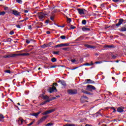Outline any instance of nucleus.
Here are the masks:
<instances>
[{"label":"nucleus","instance_id":"obj_44","mask_svg":"<svg viewBox=\"0 0 126 126\" xmlns=\"http://www.w3.org/2000/svg\"><path fill=\"white\" fill-rule=\"evenodd\" d=\"M111 57L113 60H115L117 58V55H112Z\"/></svg>","mask_w":126,"mask_h":126},{"label":"nucleus","instance_id":"obj_10","mask_svg":"<svg viewBox=\"0 0 126 126\" xmlns=\"http://www.w3.org/2000/svg\"><path fill=\"white\" fill-rule=\"evenodd\" d=\"M85 81H86V83H85V84H94L95 83V82L93 80H92L91 79H86L85 80Z\"/></svg>","mask_w":126,"mask_h":126},{"label":"nucleus","instance_id":"obj_33","mask_svg":"<svg viewBox=\"0 0 126 126\" xmlns=\"http://www.w3.org/2000/svg\"><path fill=\"white\" fill-rule=\"evenodd\" d=\"M16 2L20 3V4H22V0H16Z\"/></svg>","mask_w":126,"mask_h":126},{"label":"nucleus","instance_id":"obj_5","mask_svg":"<svg viewBox=\"0 0 126 126\" xmlns=\"http://www.w3.org/2000/svg\"><path fill=\"white\" fill-rule=\"evenodd\" d=\"M17 57L16 54H11L9 55H6L3 56L4 59L9 58H16Z\"/></svg>","mask_w":126,"mask_h":126},{"label":"nucleus","instance_id":"obj_9","mask_svg":"<svg viewBox=\"0 0 126 126\" xmlns=\"http://www.w3.org/2000/svg\"><path fill=\"white\" fill-rule=\"evenodd\" d=\"M124 110H125V107L120 106L117 108V112L118 113H123V112H124Z\"/></svg>","mask_w":126,"mask_h":126},{"label":"nucleus","instance_id":"obj_50","mask_svg":"<svg viewBox=\"0 0 126 126\" xmlns=\"http://www.w3.org/2000/svg\"><path fill=\"white\" fill-rule=\"evenodd\" d=\"M71 63H75V62H76V60H75V59H72L71 60Z\"/></svg>","mask_w":126,"mask_h":126},{"label":"nucleus","instance_id":"obj_4","mask_svg":"<svg viewBox=\"0 0 126 126\" xmlns=\"http://www.w3.org/2000/svg\"><path fill=\"white\" fill-rule=\"evenodd\" d=\"M67 93L70 95H73L77 94V91L76 90H68Z\"/></svg>","mask_w":126,"mask_h":126},{"label":"nucleus","instance_id":"obj_12","mask_svg":"<svg viewBox=\"0 0 126 126\" xmlns=\"http://www.w3.org/2000/svg\"><path fill=\"white\" fill-rule=\"evenodd\" d=\"M12 13L14 14V15H15L16 16H18L20 15V12H18V11L15 10H12Z\"/></svg>","mask_w":126,"mask_h":126},{"label":"nucleus","instance_id":"obj_27","mask_svg":"<svg viewBox=\"0 0 126 126\" xmlns=\"http://www.w3.org/2000/svg\"><path fill=\"white\" fill-rule=\"evenodd\" d=\"M105 48H115V46L113 45H106Z\"/></svg>","mask_w":126,"mask_h":126},{"label":"nucleus","instance_id":"obj_29","mask_svg":"<svg viewBox=\"0 0 126 126\" xmlns=\"http://www.w3.org/2000/svg\"><path fill=\"white\" fill-rule=\"evenodd\" d=\"M51 62H52V63H56V62H57V59L56 58L53 57L51 59Z\"/></svg>","mask_w":126,"mask_h":126},{"label":"nucleus","instance_id":"obj_20","mask_svg":"<svg viewBox=\"0 0 126 126\" xmlns=\"http://www.w3.org/2000/svg\"><path fill=\"white\" fill-rule=\"evenodd\" d=\"M42 98L44 100H49L50 99V97L48 95H42Z\"/></svg>","mask_w":126,"mask_h":126},{"label":"nucleus","instance_id":"obj_51","mask_svg":"<svg viewBox=\"0 0 126 126\" xmlns=\"http://www.w3.org/2000/svg\"><path fill=\"white\" fill-rule=\"evenodd\" d=\"M86 94H87V95H92V94H91V93L88 92H87V93Z\"/></svg>","mask_w":126,"mask_h":126},{"label":"nucleus","instance_id":"obj_53","mask_svg":"<svg viewBox=\"0 0 126 126\" xmlns=\"http://www.w3.org/2000/svg\"><path fill=\"white\" fill-rule=\"evenodd\" d=\"M5 72L7 73H10V70H7Z\"/></svg>","mask_w":126,"mask_h":126},{"label":"nucleus","instance_id":"obj_34","mask_svg":"<svg viewBox=\"0 0 126 126\" xmlns=\"http://www.w3.org/2000/svg\"><path fill=\"white\" fill-rule=\"evenodd\" d=\"M61 47H62V44H58L54 46V48H61Z\"/></svg>","mask_w":126,"mask_h":126},{"label":"nucleus","instance_id":"obj_38","mask_svg":"<svg viewBox=\"0 0 126 126\" xmlns=\"http://www.w3.org/2000/svg\"><path fill=\"white\" fill-rule=\"evenodd\" d=\"M114 2H122V0H112Z\"/></svg>","mask_w":126,"mask_h":126},{"label":"nucleus","instance_id":"obj_40","mask_svg":"<svg viewBox=\"0 0 126 126\" xmlns=\"http://www.w3.org/2000/svg\"><path fill=\"white\" fill-rule=\"evenodd\" d=\"M93 64H90L88 63H85L83 64V65H87V66H90V65H92Z\"/></svg>","mask_w":126,"mask_h":126},{"label":"nucleus","instance_id":"obj_42","mask_svg":"<svg viewBox=\"0 0 126 126\" xmlns=\"http://www.w3.org/2000/svg\"><path fill=\"white\" fill-rule=\"evenodd\" d=\"M53 125H54V124H53L52 123H49L47 124V125H46V126H53Z\"/></svg>","mask_w":126,"mask_h":126},{"label":"nucleus","instance_id":"obj_49","mask_svg":"<svg viewBox=\"0 0 126 126\" xmlns=\"http://www.w3.org/2000/svg\"><path fill=\"white\" fill-rule=\"evenodd\" d=\"M57 67V65H53L50 67V68H55Z\"/></svg>","mask_w":126,"mask_h":126},{"label":"nucleus","instance_id":"obj_17","mask_svg":"<svg viewBox=\"0 0 126 126\" xmlns=\"http://www.w3.org/2000/svg\"><path fill=\"white\" fill-rule=\"evenodd\" d=\"M41 111L38 112L36 113H32V116H33L34 117H35L36 118H37V117H38V116H39V115H40V114H41Z\"/></svg>","mask_w":126,"mask_h":126},{"label":"nucleus","instance_id":"obj_47","mask_svg":"<svg viewBox=\"0 0 126 126\" xmlns=\"http://www.w3.org/2000/svg\"><path fill=\"white\" fill-rule=\"evenodd\" d=\"M76 68H78V67H73V68H69V69H71V70H74V69H76Z\"/></svg>","mask_w":126,"mask_h":126},{"label":"nucleus","instance_id":"obj_64","mask_svg":"<svg viewBox=\"0 0 126 126\" xmlns=\"http://www.w3.org/2000/svg\"><path fill=\"white\" fill-rule=\"evenodd\" d=\"M85 126H92V125H89V124H86L85 125Z\"/></svg>","mask_w":126,"mask_h":126},{"label":"nucleus","instance_id":"obj_52","mask_svg":"<svg viewBox=\"0 0 126 126\" xmlns=\"http://www.w3.org/2000/svg\"><path fill=\"white\" fill-rule=\"evenodd\" d=\"M50 19H51V20H52V21H54V17L51 16L50 17Z\"/></svg>","mask_w":126,"mask_h":126},{"label":"nucleus","instance_id":"obj_2","mask_svg":"<svg viewBox=\"0 0 126 126\" xmlns=\"http://www.w3.org/2000/svg\"><path fill=\"white\" fill-rule=\"evenodd\" d=\"M48 15V14L47 13L41 12L38 14V18L40 19V20H42L43 21V18H45V16H46Z\"/></svg>","mask_w":126,"mask_h":126},{"label":"nucleus","instance_id":"obj_55","mask_svg":"<svg viewBox=\"0 0 126 126\" xmlns=\"http://www.w3.org/2000/svg\"><path fill=\"white\" fill-rule=\"evenodd\" d=\"M28 28L30 30H31V29H32V27L31 25L28 26Z\"/></svg>","mask_w":126,"mask_h":126},{"label":"nucleus","instance_id":"obj_19","mask_svg":"<svg viewBox=\"0 0 126 126\" xmlns=\"http://www.w3.org/2000/svg\"><path fill=\"white\" fill-rule=\"evenodd\" d=\"M82 31H90V29L88 28H86L85 27H84L82 28Z\"/></svg>","mask_w":126,"mask_h":126},{"label":"nucleus","instance_id":"obj_3","mask_svg":"<svg viewBox=\"0 0 126 126\" xmlns=\"http://www.w3.org/2000/svg\"><path fill=\"white\" fill-rule=\"evenodd\" d=\"M119 21L118 22V23L116 24V26L117 27V28L120 26L122 25V24H123V23H126V19L124 20L123 19L120 18L119 19Z\"/></svg>","mask_w":126,"mask_h":126},{"label":"nucleus","instance_id":"obj_59","mask_svg":"<svg viewBox=\"0 0 126 126\" xmlns=\"http://www.w3.org/2000/svg\"><path fill=\"white\" fill-rule=\"evenodd\" d=\"M4 10H8V7H5L4 8Z\"/></svg>","mask_w":126,"mask_h":126},{"label":"nucleus","instance_id":"obj_54","mask_svg":"<svg viewBox=\"0 0 126 126\" xmlns=\"http://www.w3.org/2000/svg\"><path fill=\"white\" fill-rule=\"evenodd\" d=\"M30 40H26V43H27V44H30Z\"/></svg>","mask_w":126,"mask_h":126},{"label":"nucleus","instance_id":"obj_13","mask_svg":"<svg viewBox=\"0 0 126 126\" xmlns=\"http://www.w3.org/2000/svg\"><path fill=\"white\" fill-rule=\"evenodd\" d=\"M30 54L29 53H22V54H16L17 57L19 56H30Z\"/></svg>","mask_w":126,"mask_h":126},{"label":"nucleus","instance_id":"obj_23","mask_svg":"<svg viewBox=\"0 0 126 126\" xmlns=\"http://www.w3.org/2000/svg\"><path fill=\"white\" fill-rule=\"evenodd\" d=\"M57 99V97H53L49 98V99L47 100L48 102H51V101H53V100H56Z\"/></svg>","mask_w":126,"mask_h":126},{"label":"nucleus","instance_id":"obj_14","mask_svg":"<svg viewBox=\"0 0 126 126\" xmlns=\"http://www.w3.org/2000/svg\"><path fill=\"white\" fill-rule=\"evenodd\" d=\"M85 47L88 48V49H95V46H91L89 44H85Z\"/></svg>","mask_w":126,"mask_h":126},{"label":"nucleus","instance_id":"obj_28","mask_svg":"<svg viewBox=\"0 0 126 126\" xmlns=\"http://www.w3.org/2000/svg\"><path fill=\"white\" fill-rule=\"evenodd\" d=\"M62 50L63 51H69V50H70V48H69V47H64L62 48Z\"/></svg>","mask_w":126,"mask_h":126},{"label":"nucleus","instance_id":"obj_15","mask_svg":"<svg viewBox=\"0 0 126 126\" xmlns=\"http://www.w3.org/2000/svg\"><path fill=\"white\" fill-rule=\"evenodd\" d=\"M17 122H18V124L19 125V126H20L22 125V124H23V122H24V120L21 119V118H19Z\"/></svg>","mask_w":126,"mask_h":126},{"label":"nucleus","instance_id":"obj_60","mask_svg":"<svg viewBox=\"0 0 126 126\" xmlns=\"http://www.w3.org/2000/svg\"><path fill=\"white\" fill-rule=\"evenodd\" d=\"M46 34H51V32H50V31H47V32H46Z\"/></svg>","mask_w":126,"mask_h":126},{"label":"nucleus","instance_id":"obj_16","mask_svg":"<svg viewBox=\"0 0 126 126\" xmlns=\"http://www.w3.org/2000/svg\"><path fill=\"white\" fill-rule=\"evenodd\" d=\"M116 25H112V26H106L105 27V29H108V28H112V29H114V28H116Z\"/></svg>","mask_w":126,"mask_h":126},{"label":"nucleus","instance_id":"obj_11","mask_svg":"<svg viewBox=\"0 0 126 126\" xmlns=\"http://www.w3.org/2000/svg\"><path fill=\"white\" fill-rule=\"evenodd\" d=\"M47 118H48V116H43L42 118H41L40 120L38 121V124H41V123L44 122V121H45V120H46Z\"/></svg>","mask_w":126,"mask_h":126},{"label":"nucleus","instance_id":"obj_18","mask_svg":"<svg viewBox=\"0 0 126 126\" xmlns=\"http://www.w3.org/2000/svg\"><path fill=\"white\" fill-rule=\"evenodd\" d=\"M83 39H84V37L81 35L80 37H79L78 38H77L76 39V41H81L82 40H83Z\"/></svg>","mask_w":126,"mask_h":126},{"label":"nucleus","instance_id":"obj_57","mask_svg":"<svg viewBox=\"0 0 126 126\" xmlns=\"http://www.w3.org/2000/svg\"><path fill=\"white\" fill-rule=\"evenodd\" d=\"M28 10H24V12L25 13H28Z\"/></svg>","mask_w":126,"mask_h":126},{"label":"nucleus","instance_id":"obj_61","mask_svg":"<svg viewBox=\"0 0 126 126\" xmlns=\"http://www.w3.org/2000/svg\"><path fill=\"white\" fill-rule=\"evenodd\" d=\"M69 126H76V125L74 124H69Z\"/></svg>","mask_w":126,"mask_h":126},{"label":"nucleus","instance_id":"obj_31","mask_svg":"<svg viewBox=\"0 0 126 126\" xmlns=\"http://www.w3.org/2000/svg\"><path fill=\"white\" fill-rule=\"evenodd\" d=\"M53 55H60V51H54L52 52Z\"/></svg>","mask_w":126,"mask_h":126},{"label":"nucleus","instance_id":"obj_22","mask_svg":"<svg viewBox=\"0 0 126 126\" xmlns=\"http://www.w3.org/2000/svg\"><path fill=\"white\" fill-rule=\"evenodd\" d=\"M108 61H97V62H95V63H96L97 64L98 63H103V62L108 63Z\"/></svg>","mask_w":126,"mask_h":126},{"label":"nucleus","instance_id":"obj_7","mask_svg":"<svg viewBox=\"0 0 126 126\" xmlns=\"http://www.w3.org/2000/svg\"><path fill=\"white\" fill-rule=\"evenodd\" d=\"M77 10L78 11V13L80 14V15H81V14H85V12H84V11H86V10H85V9L84 8H83L82 9L80 8H78Z\"/></svg>","mask_w":126,"mask_h":126},{"label":"nucleus","instance_id":"obj_46","mask_svg":"<svg viewBox=\"0 0 126 126\" xmlns=\"http://www.w3.org/2000/svg\"><path fill=\"white\" fill-rule=\"evenodd\" d=\"M34 124V121L32 122L31 123H30L29 124H28L27 126H32V125Z\"/></svg>","mask_w":126,"mask_h":126},{"label":"nucleus","instance_id":"obj_30","mask_svg":"<svg viewBox=\"0 0 126 126\" xmlns=\"http://www.w3.org/2000/svg\"><path fill=\"white\" fill-rule=\"evenodd\" d=\"M66 18H67V22L68 23H70L71 22V19L70 18H68L67 17H66Z\"/></svg>","mask_w":126,"mask_h":126},{"label":"nucleus","instance_id":"obj_1","mask_svg":"<svg viewBox=\"0 0 126 126\" xmlns=\"http://www.w3.org/2000/svg\"><path fill=\"white\" fill-rule=\"evenodd\" d=\"M51 86H52V87H50L49 89L47 90L48 92H49V93H53V92H58L57 88H56L55 86L51 85Z\"/></svg>","mask_w":126,"mask_h":126},{"label":"nucleus","instance_id":"obj_36","mask_svg":"<svg viewBox=\"0 0 126 126\" xmlns=\"http://www.w3.org/2000/svg\"><path fill=\"white\" fill-rule=\"evenodd\" d=\"M47 103H49V101H48V100H46L45 101L41 103V105H45V104H47Z\"/></svg>","mask_w":126,"mask_h":126},{"label":"nucleus","instance_id":"obj_48","mask_svg":"<svg viewBox=\"0 0 126 126\" xmlns=\"http://www.w3.org/2000/svg\"><path fill=\"white\" fill-rule=\"evenodd\" d=\"M9 34L10 35H13V34H14V32L12 31L9 32Z\"/></svg>","mask_w":126,"mask_h":126},{"label":"nucleus","instance_id":"obj_21","mask_svg":"<svg viewBox=\"0 0 126 126\" xmlns=\"http://www.w3.org/2000/svg\"><path fill=\"white\" fill-rule=\"evenodd\" d=\"M69 46V44L67 43H61V47H67Z\"/></svg>","mask_w":126,"mask_h":126},{"label":"nucleus","instance_id":"obj_6","mask_svg":"<svg viewBox=\"0 0 126 126\" xmlns=\"http://www.w3.org/2000/svg\"><path fill=\"white\" fill-rule=\"evenodd\" d=\"M87 88L89 91L92 92L93 90H96V88H95L94 86L88 85L87 86Z\"/></svg>","mask_w":126,"mask_h":126},{"label":"nucleus","instance_id":"obj_35","mask_svg":"<svg viewBox=\"0 0 126 126\" xmlns=\"http://www.w3.org/2000/svg\"><path fill=\"white\" fill-rule=\"evenodd\" d=\"M47 103H49V101H48V100H46L45 101L41 103V105H45V104H47Z\"/></svg>","mask_w":126,"mask_h":126},{"label":"nucleus","instance_id":"obj_41","mask_svg":"<svg viewBox=\"0 0 126 126\" xmlns=\"http://www.w3.org/2000/svg\"><path fill=\"white\" fill-rule=\"evenodd\" d=\"M61 39L62 40H64L65 39V35H62L60 36Z\"/></svg>","mask_w":126,"mask_h":126},{"label":"nucleus","instance_id":"obj_56","mask_svg":"<svg viewBox=\"0 0 126 126\" xmlns=\"http://www.w3.org/2000/svg\"><path fill=\"white\" fill-rule=\"evenodd\" d=\"M83 98H84V99H87V100H88V97L86 96H83Z\"/></svg>","mask_w":126,"mask_h":126},{"label":"nucleus","instance_id":"obj_26","mask_svg":"<svg viewBox=\"0 0 126 126\" xmlns=\"http://www.w3.org/2000/svg\"><path fill=\"white\" fill-rule=\"evenodd\" d=\"M47 47H49V44H44L42 45H41V48H47Z\"/></svg>","mask_w":126,"mask_h":126},{"label":"nucleus","instance_id":"obj_32","mask_svg":"<svg viewBox=\"0 0 126 126\" xmlns=\"http://www.w3.org/2000/svg\"><path fill=\"white\" fill-rule=\"evenodd\" d=\"M86 23H87L86 20H83L82 21V24H83V25H85Z\"/></svg>","mask_w":126,"mask_h":126},{"label":"nucleus","instance_id":"obj_25","mask_svg":"<svg viewBox=\"0 0 126 126\" xmlns=\"http://www.w3.org/2000/svg\"><path fill=\"white\" fill-rule=\"evenodd\" d=\"M61 84L63 86H66V83H65V81H64V80H62V81H61Z\"/></svg>","mask_w":126,"mask_h":126},{"label":"nucleus","instance_id":"obj_62","mask_svg":"<svg viewBox=\"0 0 126 126\" xmlns=\"http://www.w3.org/2000/svg\"><path fill=\"white\" fill-rule=\"evenodd\" d=\"M80 62L81 63H82V62H83V58H81V59H80Z\"/></svg>","mask_w":126,"mask_h":126},{"label":"nucleus","instance_id":"obj_63","mask_svg":"<svg viewBox=\"0 0 126 126\" xmlns=\"http://www.w3.org/2000/svg\"><path fill=\"white\" fill-rule=\"evenodd\" d=\"M85 12V14H88V11H87V10H86V11H84Z\"/></svg>","mask_w":126,"mask_h":126},{"label":"nucleus","instance_id":"obj_39","mask_svg":"<svg viewBox=\"0 0 126 126\" xmlns=\"http://www.w3.org/2000/svg\"><path fill=\"white\" fill-rule=\"evenodd\" d=\"M12 39L10 38H8L6 39V42H11Z\"/></svg>","mask_w":126,"mask_h":126},{"label":"nucleus","instance_id":"obj_43","mask_svg":"<svg viewBox=\"0 0 126 126\" xmlns=\"http://www.w3.org/2000/svg\"><path fill=\"white\" fill-rule=\"evenodd\" d=\"M5 14V12L2 11V12H0V15H4Z\"/></svg>","mask_w":126,"mask_h":126},{"label":"nucleus","instance_id":"obj_8","mask_svg":"<svg viewBox=\"0 0 126 126\" xmlns=\"http://www.w3.org/2000/svg\"><path fill=\"white\" fill-rule=\"evenodd\" d=\"M55 111H56V109H55L49 110L45 111L44 113H42V115H48L49 114H51V113H53V112H55Z\"/></svg>","mask_w":126,"mask_h":126},{"label":"nucleus","instance_id":"obj_58","mask_svg":"<svg viewBox=\"0 0 126 126\" xmlns=\"http://www.w3.org/2000/svg\"><path fill=\"white\" fill-rule=\"evenodd\" d=\"M49 22H50V20H47L46 21L45 23L48 24V23H49Z\"/></svg>","mask_w":126,"mask_h":126},{"label":"nucleus","instance_id":"obj_45","mask_svg":"<svg viewBox=\"0 0 126 126\" xmlns=\"http://www.w3.org/2000/svg\"><path fill=\"white\" fill-rule=\"evenodd\" d=\"M81 92L83 93H84L85 94H86V93H87V91H85L83 89H82L81 90Z\"/></svg>","mask_w":126,"mask_h":126},{"label":"nucleus","instance_id":"obj_24","mask_svg":"<svg viewBox=\"0 0 126 126\" xmlns=\"http://www.w3.org/2000/svg\"><path fill=\"white\" fill-rule=\"evenodd\" d=\"M3 119H4V117L2 114H0V121L3 122Z\"/></svg>","mask_w":126,"mask_h":126},{"label":"nucleus","instance_id":"obj_37","mask_svg":"<svg viewBox=\"0 0 126 126\" xmlns=\"http://www.w3.org/2000/svg\"><path fill=\"white\" fill-rule=\"evenodd\" d=\"M75 28H76V27H74L72 25H71L70 27V29H69V30H70L71 29L73 30V29H75Z\"/></svg>","mask_w":126,"mask_h":126}]
</instances>
